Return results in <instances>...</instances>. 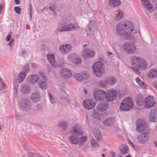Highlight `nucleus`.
Wrapping results in <instances>:
<instances>
[{
  "mask_svg": "<svg viewBox=\"0 0 157 157\" xmlns=\"http://www.w3.org/2000/svg\"><path fill=\"white\" fill-rule=\"evenodd\" d=\"M134 29L132 24L128 22L120 23L117 26L116 30L117 34L124 36L127 39H131L132 36L131 33Z\"/></svg>",
  "mask_w": 157,
  "mask_h": 157,
  "instance_id": "f257e3e1",
  "label": "nucleus"
},
{
  "mask_svg": "<svg viewBox=\"0 0 157 157\" xmlns=\"http://www.w3.org/2000/svg\"><path fill=\"white\" fill-rule=\"evenodd\" d=\"M130 61L133 66L132 68L136 73L138 72L140 70H144L147 67V62L140 57L135 55L132 56L130 57Z\"/></svg>",
  "mask_w": 157,
  "mask_h": 157,
  "instance_id": "f03ea898",
  "label": "nucleus"
},
{
  "mask_svg": "<svg viewBox=\"0 0 157 157\" xmlns=\"http://www.w3.org/2000/svg\"><path fill=\"white\" fill-rule=\"evenodd\" d=\"M109 107L108 104L106 103H100L96 109L94 111L93 116L94 118L99 119L105 115V111Z\"/></svg>",
  "mask_w": 157,
  "mask_h": 157,
  "instance_id": "7ed1b4c3",
  "label": "nucleus"
},
{
  "mask_svg": "<svg viewBox=\"0 0 157 157\" xmlns=\"http://www.w3.org/2000/svg\"><path fill=\"white\" fill-rule=\"evenodd\" d=\"M92 69L94 75L98 77H101L105 72L104 65L100 61L94 63L92 65Z\"/></svg>",
  "mask_w": 157,
  "mask_h": 157,
  "instance_id": "20e7f679",
  "label": "nucleus"
},
{
  "mask_svg": "<svg viewBox=\"0 0 157 157\" xmlns=\"http://www.w3.org/2000/svg\"><path fill=\"white\" fill-rule=\"evenodd\" d=\"M18 105L20 109L23 111L29 112L32 108L31 102L27 98H23L20 100Z\"/></svg>",
  "mask_w": 157,
  "mask_h": 157,
  "instance_id": "39448f33",
  "label": "nucleus"
},
{
  "mask_svg": "<svg viewBox=\"0 0 157 157\" xmlns=\"http://www.w3.org/2000/svg\"><path fill=\"white\" fill-rule=\"evenodd\" d=\"M133 107V102L131 98L128 97L124 100L121 103L120 108L121 110L128 111Z\"/></svg>",
  "mask_w": 157,
  "mask_h": 157,
  "instance_id": "423d86ee",
  "label": "nucleus"
},
{
  "mask_svg": "<svg viewBox=\"0 0 157 157\" xmlns=\"http://www.w3.org/2000/svg\"><path fill=\"white\" fill-rule=\"evenodd\" d=\"M123 49L127 53L133 54L137 51L136 45L133 43L130 42H125L123 45Z\"/></svg>",
  "mask_w": 157,
  "mask_h": 157,
  "instance_id": "0eeeda50",
  "label": "nucleus"
},
{
  "mask_svg": "<svg viewBox=\"0 0 157 157\" xmlns=\"http://www.w3.org/2000/svg\"><path fill=\"white\" fill-rule=\"evenodd\" d=\"M136 129L138 132H142L146 129L145 122L143 120L138 119L136 121Z\"/></svg>",
  "mask_w": 157,
  "mask_h": 157,
  "instance_id": "6e6552de",
  "label": "nucleus"
},
{
  "mask_svg": "<svg viewBox=\"0 0 157 157\" xmlns=\"http://www.w3.org/2000/svg\"><path fill=\"white\" fill-rule=\"evenodd\" d=\"M117 92L114 89H112L106 93L105 98L107 101L112 102L115 100L117 97Z\"/></svg>",
  "mask_w": 157,
  "mask_h": 157,
  "instance_id": "1a4fd4ad",
  "label": "nucleus"
},
{
  "mask_svg": "<svg viewBox=\"0 0 157 157\" xmlns=\"http://www.w3.org/2000/svg\"><path fill=\"white\" fill-rule=\"evenodd\" d=\"M106 92L101 90H98L95 91L94 93L95 99L98 101H103L105 98Z\"/></svg>",
  "mask_w": 157,
  "mask_h": 157,
  "instance_id": "9d476101",
  "label": "nucleus"
},
{
  "mask_svg": "<svg viewBox=\"0 0 157 157\" xmlns=\"http://www.w3.org/2000/svg\"><path fill=\"white\" fill-rule=\"evenodd\" d=\"M60 75L64 78H68L72 76L71 72L66 68L62 67L59 71Z\"/></svg>",
  "mask_w": 157,
  "mask_h": 157,
  "instance_id": "9b49d317",
  "label": "nucleus"
},
{
  "mask_svg": "<svg viewBox=\"0 0 157 157\" xmlns=\"http://www.w3.org/2000/svg\"><path fill=\"white\" fill-rule=\"evenodd\" d=\"M155 104L152 96H147L145 99V105L146 108L149 109L153 106Z\"/></svg>",
  "mask_w": 157,
  "mask_h": 157,
  "instance_id": "f8f14e48",
  "label": "nucleus"
},
{
  "mask_svg": "<svg viewBox=\"0 0 157 157\" xmlns=\"http://www.w3.org/2000/svg\"><path fill=\"white\" fill-rule=\"evenodd\" d=\"M149 137V134L148 132L142 133L138 135V141L141 144H144L147 142Z\"/></svg>",
  "mask_w": 157,
  "mask_h": 157,
  "instance_id": "ddd939ff",
  "label": "nucleus"
},
{
  "mask_svg": "<svg viewBox=\"0 0 157 157\" xmlns=\"http://www.w3.org/2000/svg\"><path fill=\"white\" fill-rule=\"evenodd\" d=\"M95 55V52L94 51L91 50L88 48H86L84 49L82 52L83 57L85 59L87 58H92Z\"/></svg>",
  "mask_w": 157,
  "mask_h": 157,
  "instance_id": "4468645a",
  "label": "nucleus"
},
{
  "mask_svg": "<svg viewBox=\"0 0 157 157\" xmlns=\"http://www.w3.org/2000/svg\"><path fill=\"white\" fill-rule=\"evenodd\" d=\"M71 46L70 44L61 45L59 46V50L62 54H66L71 51Z\"/></svg>",
  "mask_w": 157,
  "mask_h": 157,
  "instance_id": "2eb2a0df",
  "label": "nucleus"
},
{
  "mask_svg": "<svg viewBox=\"0 0 157 157\" xmlns=\"http://www.w3.org/2000/svg\"><path fill=\"white\" fill-rule=\"evenodd\" d=\"M83 105L86 109L89 110L92 109L94 107L95 103L90 100L87 99L83 101Z\"/></svg>",
  "mask_w": 157,
  "mask_h": 157,
  "instance_id": "dca6fc26",
  "label": "nucleus"
},
{
  "mask_svg": "<svg viewBox=\"0 0 157 157\" xmlns=\"http://www.w3.org/2000/svg\"><path fill=\"white\" fill-rule=\"evenodd\" d=\"M116 121V119L114 117H111L104 121L103 124L106 127H111L114 124Z\"/></svg>",
  "mask_w": 157,
  "mask_h": 157,
  "instance_id": "f3484780",
  "label": "nucleus"
},
{
  "mask_svg": "<svg viewBox=\"0 0 157 157\" xmlns=\"http://www.w3.org/2000/svg\"><path fill=\"white\" fill-rule=\"evenodd\" d=\"M142 7L146 11L151 10L152 8V5L148 0H141Z\"/></svg>",
  "mask_w": 157,
  "mask_h": 157,
  "instance_id": "a211bd4d",
  "label": "nucleus"
},
{
  "mask_svg": "<svg viewBox=\"0 0 157 157\" xmlns=\"http://www.w3.org/2000/svg\"><path fill=\"white\" fill-rule=\"evenodd\" d=\"M30 88V86L29 84L27 83H23L21 86L20 91L23 94H27L29 93Z\"/></svg>",
  "mask_w": 157,
  "mask_h": 157,
  "instance_id": "6ab92c4d",
  "label": "nucleus"
},
{
  "mask_svg": "<svg viewBox=\"0 0 157 157\" xmlns=\"http://www.w3.org/2000/svg\"><path fill=\"white\" fill-rule=\"evenodd\" d=\"M39 78L38 75L33 74L31 75L27 78V81L29 83L33 84L36 82Z\"/></svg>",
  "mask_w": 157,
  "mask_h": 157,
  "instance_id": "aec40b11",
  "label": "nucleus"
},
{
  "mask_svg": "<svg viewBox=\"0 0 157 157\" xmlns=\"http://www.w3.org/2000/svg\"><path fill=\"white\" fill-rule=\"evenodd\" d=\"M40 98V94L36 91L34 92L31 94L30 97L32 101L35 103L39 101Z\"/></svg>",
  "mask_w": 157,
  "mask_h": 157,
  "instance_id": "412c9836",
  "label": "nucleus"
},
{
  "mask_svg": "<svg viewBox=\"0 0 157 157\" xmlns=\"http://www.w3.org/2000/svg\"><path fill=\"white\" fill-rule=\"evenodd\" d=\"M69 140L71 143L75 145L78 144L79 141V138L74 134H72L69 137Z\"/></svg>",
  "mask_w": 157,
  "mask_h": 157,
  "instance_id": "4be33fe9",
  "label": "nucleus"
},
{
  "mask_svg": "<svg viewBox=\"0 0 157 157\" xmlns=\"http://www.w3.org/2000/svg\"><path fill=\"white\" fill-rule=\"evenodd\" d=\"M93 132L94 137L99 142L102 140V136L98 129L94 128L93 129Z\"/></svg>",
  "mask_w": 157,
  "mask_h": 157,
  "instance_id": "5701e85b",
  "label": "nucleus"
},
{
  "mask_svg": "<svg viewBox=\"0 0 157 157\" xmlns=\"http://www.w3.org/2000/svg\"><path fill=\"white\" fill-rule=\"evenodd\" d=\"M86 28L90 32H94L97 29L95 23L94 21H90L89 24L86 26Z\"/></svg>",
  "mask_w": 157,
  "mask_h": 157,
  "instance_id": "b1692460",
  "label": "nucleus"
},
{
  "mask_svg": "<svg viewBox=\"0 0 157 157\" xmlns=\"http://www.w3.org/2000/svg\"><path fill=\"white\" fill-rule=\"evenodd\" d=\"M156 113L154 109L151 110L149 116V119L150 121L155 122L157 121V117H156Z\"/></svg>",
  "mask_w": 157,
  "mask_h": 157,
  "instance_id": "393cba45",
  "label": "nucleus"
},
{
  "mask_svg": "<svg viewBox=\"0 0 157 157\" xmlns=\"http://www.w3.org/2000/svg\"><path fill=\"white\" fill-rule=\"evenodd\" d=\"M47 56L48 59L52 65L57 66L56 65V63L54 55L48 54Z\"/></svg>",
  "mask_w": 157,
  "mask_h": 157,
  "instance_id": "a878e982",
  "label": "nucleus"
},
{
  "mask_svg": "<svg viewBox=\"0 0 157 157\" xmlns=\"http://www.w3.org/2000/svg\"><path fill=\"white\" fill-rule=\"evenodd\" d=\"M136 103L139 106H141L143 104L144 99L143 96L141 95H137L136 98Z\"/></svg>",
  "mask_w": 157,
  "mask_h": 157,
  "instance_id": "bb28decb",
  "label": "nucleus"
},
{
  "mask_svg": "<svg viewBox=\"0 0 157 157\" xmlns=\"http://www.w3.org/2000/svg\"><path fill=\"white\" fill-rule=\"evenodd\" d=\"M121 3L120 0H109V5L112 7L118 6Z\"/></svg>",
  "mask_w": 157,
  "mask_h": 157,
  "instance_id": "cd10ccee",
  "label": "nucleus"
},
{
  "mask_svg": "<svg viewBox=\"0 0 157 157\" xmlns=\"http://www.w3.org/2000/svg\"><path fill=\"white\" fill-rule=\"evenodd\" d=\"M79 26H74L72 23H70L68 25H66V32L71 31L75 29H78Z\"/></svg>",
  "mask_w": 157,
  "mask_h": 157,
  "instance_id": "c85d7f7f",
  "label": "nucleus"
},
{
  "mask_svg": "<svg viewBox=\"0 0 157 157\" xmlns=\"http://www.w3.org/2000/svg\"><path fill=\"white\" fill-rule=\"evenodd\" d=\"M39 87L42 89L45 90L48 87V84L45 80L40 81L38 82Z\"/></svg>",
  "mask_w": 157,
  "mask_h": 157,
  "instance_id": "c756f323",
  "label": "nucleus"
},
{
  "mask_svg": "<svg viewBox=\"0 0 157 157\" xmlns=\"http://www.w3.org/2000/svg\"><path fill=\"white\" fill-rule=\"evenodd\" d=\"M157 72L155 69H152L149 71L148 73V76L149 78H153L157 77Z\"/></svg>",
  "mask_w": 157,
  "mask_h": 157,
  "instance_id": "7c9ffc66",
  "label": "nucleus"
},
{
  "mask_svg": "<svg viewBox=\"0 0 157 157\" xmlns=\"http://www.w3.org/2000/svg\"><path fill=\"white\" fill-rule=\"evenodd\" d=\"M58 125L63 130H65L67 128L68 123L67 121H63L59 123Z\"/></svg>",
  "mask_w": 157,
  "mask_h": 157,
  "instance_id": "2f4dec72",
  "label": "nucleus"
},
{
  "mask_svg": "<svg viewBox=\"0 0 157 157\" xmlns=\"http://www.w3.org/2000/svg\"><path fill=\"white\" fill-rule=\"evenodd\" d=\"M120 151L121 153L123 155H125L128 153V147L125 144L122 145L120 149Z\"/></svg>",
  "mask_w": 157,
  "mask_h": 157,
  "instance_id": "473e14b6",
  "label": "nucleus"
},
{
  "mask_svg": "<svg viewBox=\"0 0 157 157\" xmlns=\"http://www.w3.org/2000/svg\"><path fill=\"white\" fill-rule=\"evenodd\" d=\"M26 72L23 71L20 73L17 78V80L19 83L21 82L24 79L26 76Z\"/></svg>",
  "mask_w": 157,
  "mask_h": 157,
  "instance_id": "72a5a7b5",
  "label": "nucleus"
},
{
  "mask_svg": "<svg viewBox=\"0 0 157 157\" xmlns=\"http://www.w3.org/2000/svg\"><path fill=\"white\" fill-rule=\"evenodd\" d=\"M57 30L60 32H66V25L63 23L59 24Z\"/></svg>",
  "mask_w": 157,
  "mask_h": 157,
  "instance_id": "f704fd0d",
  "label": "nucleus"
},
{
  "mask_svg": "<svg viewBox=\"0 0 157 157\" xmlns=\"http://www.w3.org/2000/svg\"><path fill=\"white\" fill-rule=\"evenodd\" d=\"M115 15L116 16L115 19L118 20L120 19L123 15L122 12L121 10H119L116 11L115 12Z\"/></svg>",
  "mask_w": 157,
  "mask_h": 157,
  "instance_id": "c9c22d12",
  "label": "nucleus"
},
{
  "mask_svg": "<svg viewBox=\"0 0 157 157\" xmlns=\"http://www.w3.org/2000/svg\"><path fill=\"white\" fill-rule=\"evenodd\" d=\"M73 76L75 79L78 82H82L83 80L82 76L79 73H75Z\"/></svg>",
  "mask_w": 157,
  "mask_h": 157,
  "instance_id": "e433bc0d",
  "label": "nucleus"
},
{
  "mask_svg": "<svg viewBox=\"0 0 157 157\" xmlns=\"http://www.w3.org/2000/svg\"><path fill=\"white\" fill-rule=\"evenodd\" d=\"M42 108V104H38L36 105L33 111L34 113H37L40 112Z\"/></svg>",
  "mask_w": 157,
  "mask_h": 157,
  "instance_id": "4c0bfd02",
  "label": "nucleus"
},
{
  "mask_svg": "<svg viewBox=\"0 0 157 157\" xmlns=\"http://www.w3.org/2000/svg\"><path fill=\"white\" fill-rule=\"evenodd\" d=\"M107 84L110 85H112L115 84L116 82V79L113 77H110L107 80Z\"/></svg>",
  "mask_w": 157,
  "mask_h": 157,
  "instance_id": "58836bf2",
  "label": "nucleus"
},
{
  "mask_svg": "<svg viewBox=\"0 0 157 157\" xmlns=\"http://www.w3.org/2000/svg\"><path fill=\"white\" fill-rule=\"evenodd\" d=\"M87 139V137L86 136H81L80 138L79 143H78L79 145L81 146L82 145L84 142Z\"/></svg>",
  "mask_w": 157,
  "mask_h": 157,
  "instance_id": "ea45409f",
  "label": "nucleus"
},
{
  "mask_svg": "<svg viewBox=\"0 0 157 157\" xmlns=\"http://www.w3.org/2000/svg\"><path fill=\"white\" fill-rule=\"evenodd\" d=\"M99 86L102 88H105L107 84V81H103V80L100 81L99 82Z\"/></svg>",
  "mask_w": 157,
  "mask_h": 157,
  "instance_id": "a19ab883",
  "label": "nucleus"
},
{
  "mask_svg": "<svg viewBox=\"0 0 157 157\" xmlns=\"http://www.w3.org/2000/svg\"><path fill=\"white\" fill-rule=\"evenodd\" d=\"M70 17L69 16H67L66 17H63L62 20V21L65 24H66L69 23L70 21Z\"/></svg>",
  "mask_w": 157,
  "mask_h": 157,
  "instance_id": "79ce46f5",
  "label": "nucleus"
},
{
  "mask_svg": "<svg viewBox=\"0 0 157 157\" xmlns=\"http://www.w3.org/2000/svg\"><path fill=\"white\" fill-rule=\"evenodd\" d=\"M48 96L51 103L52 104H55L56 103V100L53 96L50 93H49L48 94Z\"/></svg>",
  "mask_w": 157,
  "mask_h": 157,
  "instance_id": "37998d69",
  "label": "nucleus"
},
{
  "mask_svg": "<svg viewBox=\"0 0 157 157\" xmlns=\"http://www.w3.org/2000/svg\"><path fill=\"white\" fill-rule=\"evenodd\" d=\"M91 143L92 144V146L93 147H96L99 146L98 144L94 139L91 140Z\"/></svg>",
  "mask_w": 157,
  "mask_h": 157,
  "instance_id": "c03bdc74",
  "label": "nucleus"
},
{
  "mask_svg": "<svg viewBox=\"0 0 157 157\" xmlns=\"http://www.w3.org/2000/svg\"><path fill=\"white\" fill-rule=\"evenodd\" d=\"M77 125H76L73 127L71 130L70 132L71 133H74V134H77L78 133L79 131H77Z\"/></svg>",
  "mask_w": 157,
  "mask_h": 157,
  "instance_id": "a18cd8bd",
  "label": "nucleus"
},
{
  "mask_svg": "<svg viewBox=\"0 0 157 157\" xmlns=\"http://www.w3.org/2000/svg\"><path fill=\"white\" fill-rule=\"evenodd\" d=\"M2 79L0 80V90H3L6 89V85L3 82L1 81Z\"/></svg>",
  "mask_w": 157,
  "mask_h": 157,
  "instance_id": "49530a36",
  "label": "nucleus"
},
{
  "mask_svg": "<svg viewBox=\"0 0 157 157\" xmlns=\"http://www.w3.org/2000/svg\"><path fill=\"white\" fill-rule=\"evenodd\" d=\"M76 58L75 55L74 53L70 55L68 57V59L70 60H74Z\"/></svg>",
  "mask_w": 157,
  "mask_h": 157,
  "instance_id": "de8ad7c7",
  "label": "nucleus"
},
{
  "mask_svg": "<svg viewBox=\"0 0 157 157\" xmlns=\"http://www.w3.org/2000/svg\"><path fill=\"white\" fill-rule=\"evenodd\" d=\"M14 10L18 14H21V9L20 7L18 6H16L14 8Z\"/></svg>",
  "mask_w": 157,
  "mask_h": 157,
  "instance_id": "09e8293b",
  "label": "nucleus"
},
{
  "mask_svg": "<svg viewBox=\"0 0 157 157\" xmlns=\"http://www.w3.org/2000/svg\"><path fill=\"white\" fill-rule=\"evenodd\" d=\"M69 152V150L67 148H63L61 150V153L64 155L68 153Z\"/></svg>",
  "mask_w": 157,
  "mask_h": 157,
  "instance_id": "8fccbe9b",
  "label": "nucleus"
},
{
  "mask_svg": "<svg viewBox=\"0 0 157 157\" xmlns=\"http://www.w3.org/2000/svg\"><path fill=\"white\" fill-rule=\"evenodd\" d=\"M74 60V63L75 65H78L81 63V60L80 58H76Z\"/></svg>",
  "mask_w": 157,
  "mask_h": 157,
  "instance_id": "3c124183",
  "label": "nucleus"
},
{
  "mask_svg": "<svg viewBox=\"0 0 157 157\" xmlns=\"http://www.w3.org/2000/svg\"><path fill=\"white\" fill-rule=\"evenodd\" d=\"M138 85L144 89H146V85L144 82H141Z\"/></svg>",
  "mask_w": 157,
  "mask_h": 157,
  "instance_id": "603ef678",
  "label": "nucleus"
},
{
  "mask_svg": "<svg viewBox=\"0 0 157 157\" xmlns=\"http://www.w3.org/2000/svg\"><path fill=\"white\" fill-rule=\"evenodd\" d=\"M37 155L36 154L32 152H29L28 154V157H36Z\"/></svg>",
  "mask_w": 157,
  "mask_h": 157,
  "instance_id": "864d4df0",
  "label": "nucleus"
},
{
  "mask_svg": "<svg viewBox=\"0 0 157 157\" xmlns=\"http://www.w3.org/2000/svg\"><path fill=\"white\" fill-rule=\"evenodd\" d=\"M29 13L30 15V18H31L32 17V7L31 4H29Z\"/></svg>",
  "mask_w": 157,
  "mask_h": 157,
  "instance_id": "5fc2aeb1",
  "label": "nucleus"
},
{
  "mask_svg": "<svg viewBox=\"0 0 157 157\" xmlns=\"http://www.w3.org/2000/svg\"><path fill=\"white\" fill-rule=\"evenodd\" d=\"M24 70L28 72L29 71V64H26L24 67Z\"/></svg>",
  "mask_w": 157,
  "mask_h": 157,
  "instance_id": "6e6d98bb",
  "label": "nucleus"
},
{
  "mask_svg": "<svg viewBox=\"0 0 157 157\" xmlns=\"http://www.w3.org/2000/svg\"><path fill=\"white\" fill-rule=\"evenodd\" d=\"M60 98L62 99L63 101H65V102H67L68 103H69V100L65 96L60 97Z\"/></svg>",
  "mask_w": 157,
  "mask_h": 157,
  "instance_id": "4d7b16f0",
  "label": "nucleus"
},
{
  "mask_svg": "<svg viewBox=\"0 0 157 157\" xmlns=\"http://www.w3.org/2000/svg\"><path fill=\"white\" fill-rule=\"evenodd\" d=\"M21 52L20 54L19 55L21 56L22 57H23L24 55L26 53V52L25 50L24 49L21 50Z\"/></svg>",
  "mask_w": 157,
  "mask_h": 157,
  "instance_id": "13d9d810",
  "label": "nucleus"
},
{
  "mask_svg": "<svg viewBox=\"0 0 157 157\" xmlns=\"http://www.w3.org/2000/svg\"><path fill=\"white\" fill-rule=\"evenodd\" d=\"M31 66L33 69H35L37 67V65L36 64L34 63H31Z\"/></svg>",
  "mask_w": 157,
  "mask_h": 157,
  "instance_id": "bf43d9fd",
  "label": "nucleus"
},
{
  "mask_svg": "<svg viewBox=\"0 0 157 157\" xmlns=\"http://www.w3.org/2000/svg\"><path fill=\"white\" fill-rule=\"evenodd\" d=\"M11 38V35H10V34L6 37V41H9L10 40Z\"/></svg>",
  "mask_w": 157,
  "mask_h": 157,
  "instance_id": "052dcab7",
  "label": "nucleus"
},
{
  "mask_svg": "<svg viewBox=\"0 0 157 157\" xmlns=\"http://www.w3.org/2000/svg\"><path fill=\"white\" fill-rule=\"evenodd\" d=\"M47 72L48 73H50L51 71V68L49 66H47L46 67Z\"/></svg>",
  "mask_w": 157,
  "mask_h": 157,
  "instance_id": "680f3d73",
  "label": "nucleus"
},
{
  "mask_svg": "<svg viewBox=\"0 0 157 157\" xmlns=\"http://www.w3.org/2000/svg\"><path fill=\"white\" fill-rule=\"evenodd\" d=\"M18 86L17 85H15L14 86V89L15 90V93H17V89H18Z\"/></svg>",
  "mask_w": 157,
  "mask_h": 157,
  "instance_id": "e2e57ef3",
  "label": "nucleus"
},
{
  "mask_svg": "<svg viewBox=\"0 0 157 157\" xmlns=\"http://www.w3.org/2000/svg\"><path fill=\"white\" fill-rule=\"evenodd\" d=\"M128 142L130 146L133 147H135V146L134 144L131 142L130 140H128Z\"/></svg>",
  "mask_w": 157,
  "mask_h": 157,
  "instance_id": "0e129e2a",
  "label": "nucleus"
},
{
  "mask_svg": "<svg viewBox=\"0 0 157 157\" xmlns=\"http://www.w3.org/2000/svg\"><path fill=\"white\" fill-rule=\"evenodd\" d=\"M136 82L138 83V84H139L141 82L140 81V78L139 77H137L136 78Z\"/></svg>",
  "mask_w": 157,
  "mask_h": 157,
  "instance_id": "69168bd1",
  "label": "nucleus"
},
{
  "mask_svg": "<svg viewBox=\"0 0 157 157\" xmlns=\"http://www.w3.org/2000/svg\"><path fill=\"white\" fill-rule=\"evenodd\" d=\"M49 9L52 11H54V7L53 6H50L49 7Z\"/></svg>",
  "mask_w": 157,
  "mask_h": 157,
  "instance_id": "338daca9",
  "label": "nucleus"
},
{
  "mask_svg": "<svg viewBox=\"0 0 157 157\" xmlns=\"http://www.w3.org/2000/svg\"><path fill=\"white\" fill-rule=\"evenodd\" d=\"M153 85L154 88L157 90V83H155L153 84Z\"/></svg>",
  "mask_w": 157,
  "mask_h": 157,
  "instance_id": "774afa93",
  "label": "nucleus"
}]
</instances>
